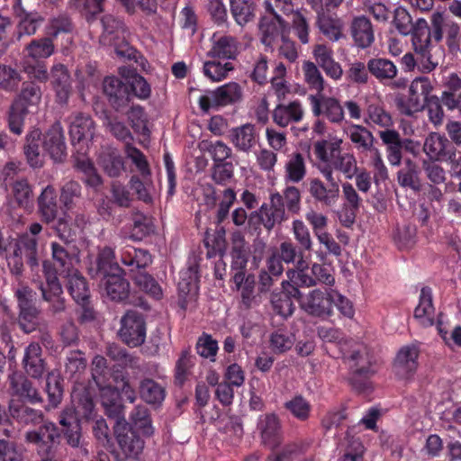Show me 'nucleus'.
Segmentation results:
<instances>
[{
  "mask_svg": "<svg viewBox=\"0 0 461 461\" xmlns=\"http://www.w3.org/2000/svg\"><path fill=\"white\" fill-rule=\"evenodd\" d=\"M19 309L18 325L25 333L41 330V310L35 304L34 293L28 286H21L15 291Z\"/></svg>",
  "mask_w": 461,
  "mask_h": 461,
  "instance_id": "1",
  "label": "nucleus"
},
{
  "mask_svg": "<svg viewBox=\"0 0 461 461\" xmlns=\"http://www.w3.org/2000/svg\"><path fill=\"white\" fill-rule=\"evenodd\" d=\"M24 440L36 446L42 456H56L59 446V428L53 421L44 420L37 429L24 434Z\"/></svg>",
  "mask_w": 461,
  "mask_h": 461,
  "instance_id": "2",
  "label": "nucleus"
},
{
  "mask_svg": "<svg viewBox=\"0 0 461 461\" xmlns=\"http://www.w3.org/2000/svg\"><path fill=\"white\" fill-rule=\"evenodd\" d=\"M432 86L427 78L420 77L414 79L409 88V96L406 99L403 95H397L395 104L402 114L411 116L420 112L424 107Z\"/></svg>",
  "mask_w": 461,
  "mask_h": 461,
  "instance_id": "3",
  "label": "nucleus"
},
{
  "mask_svg": "<svg viewBox=\"0 0 461 461\" xmlns=\"http://www.w3.org/2000/svg\"><path fill=\"white\" fill-rule=\"evenodd\" d=\"M120 339L131 348L144 344L146 339V321L144 316L134 310H128L121 319L118 331Z\"/></svg>",
  "mask_w": 461,
  "mask_h": 461,
  "instance_id": "4",
  "label": "nucleus"
},
{
  "mask_svg": "<svg viewBox=\"0 0 461 461\" xmlns=\"http://www.w3.org/2000/svg\"><path fill=\"white\" fill-rule=\"evenodd\" d=\"M95 125L90 115L77 113L70 122L69 135L77 152L86 154L95 136Z\"/></svg>",
  "mask_w": 461,
  "mask_h": 461,
  "instance_id": "5",
  "label": "nucleus"
},
{
  "mask_svg": "<svg viewBox=\"0 0 461 461\" xmlns=\"http://www.w3.org/2000/svg\"><path fill=\"white\" fill-rule=\"evenodd\" d=\"M58 421L60 425L59 441L63 437L68 446L72 448H81L83 447V433L81 419L78 418L73 408L67 407L63 409L59 416Z\"/></svg>",
  "mask_w": 461,
  "mask_h": 461,
  "instance_id": "6",
  "label": "nucleus"
},
{
  "mask_svg": "<svg viewBox=\"0 0 461 461\" xmlns=\"http://www.w3.org/2000/svg\"><path fill=\"white\" fill-rule=\"evenodd\" d=\"M103 91L109 104L118 113H123L130 106L132 94L128 82L116 77H106L103 81Z\"/></svg>",
  "mask_w": 461,
  "mask_h": 461,
  "instance_id": "7",
  "label": "nucleus"
},
{
  "mask_svg": "<svg viewBox=\"0 0 461 461\" xmlns=\"http://www.w3.org/2000/svg\"><path fill=\"white\" fill-rule=\"evenodd\" d=\"M241 88L239 84L231 82L218 87L211 93V96L203 95L199 99L201 109L207 113L211 107L225 106L240 100Z\"/></svg>",
  "mask_w": 461,
  "mask_h": 461,
  "instance_id": "8",
  "label": "nucleus"
},
{
  "mask_svg": "<svg viewBox=\"0 0 461 461\" xmlns=\"http://www.w3.org/2000/svg\"><path fill=\"white\" fill-rule=\"evenodd\" d=\"M264 6L265 14L260 18L258 29H287L288 23L277 14L276 8L285 15L290 16L294 10L292 0H275V6L270 1L266 0Z\"/></svg>",
  "mask_w": 461,
  "mask_h": 461,
  "instance_id": "9",
  "label": "nucleus"
},
{
  "mask_svg": "<svg viewBox=\"0 0 461 461\" xmlns=\"http://www.w3.org/2000/svg\"><path fill=\"white\" fill-rule=\"evenodd\" d=\"M113 434L117 444L127 457H137L141 454L144 441L127 421L114 424Z\"/></svg>",
  "mask_w": 461,
  "mask_h": 461,
  "instance_id": "10",
  "label": "nucleus"
},
{
  "mask_svg": "<svg viewBox=\"0 0 461 461\" xmlns=\"http://www.w3.org/2000/svg\"><path fill=\"white\" fill-rule=\"evenodd\" d=\"M301 308L315 317L330 316L332 313L331 290L315 289L301 300Z\"/></svg>",
  "mask_w": 461,
  "mask_h": 461,
  "instance_id": "11",
  "label": "nucleus"
},
{
  "mask_svg": "<svg viewBox=\"0 0 461 461\" xmlns=\"http://www.w3.org/2000/svg\"><path fill=\"white\" fill-rule=\"evenodd\" d=\"M8 412V417L23 426H38L45 419V414L41 409L30 406L22 399H11Z\"/></svg>",
  "mask_w": 461,
  "mask_h": 461,
  "instance_id": "12",
  "label": "nucleus"
},
{
  "mask_svg": "<svg viewBox=\"0 0 461 461\" xmlns=\"http://www.w3.org/2000/svg\"><path fill=\"white\" fill-rule=\"evenodd\" d=\"M412 44L415 52L420 55V70L423 73L432 71L438 64L429 52L431 31H412Z\"/></svg>",
  "mask_w": 461,
  "mask_h": 461,
  "instance_id": "13",
  "label": "nucleus"
},
{
  "mask_svg": "<svg viewBox=\"0 0 461 461\" xmlns=\"http://www.w3.org/2000/svg\"><path fill=\"white\" fill-rule=\"evenodd\" d=\"M423 150L432 160L445 161L453 159L455 156L452 141L437 132H432L426 138Z\"/></svg>",
  "mask_w": 461,
  "mask_h": 461,
  "instance_id": "14",
  "label": "nucleus"
},
{
  "mask_svg": "<svg viewBox=\"0 0 461 461\" xmlns=\"http://www.w3.org/2000/svg\"><path fill=\"white\" fill-rule=\"evenodd\" d=\"M100 399L104 414L109 419L113 420L115 424L126 422L122 397L116 388L112 386L102 388Z\"/></svg>",
  "mask_w": 461,
  "mask_h": 461,
  "instance_id": "15",
  "label": "nucleus"
},
{
  "mask_svg": "<svg viewBox=\"0 0 461 461\" xmlns=\"http://www.w3.org/2000/svg\"><path fill=\"white\" fill-rule=\"evenodd\" d=\"M42 146L55 162L65 161L68 157L67 145L59 122H55L46 132Z\"/></svg>",
  "mask_w": 461,
  "mask_h": 461,
  "instance_id": "16",
  "label": "nucleus"
},
{
  "mask_svg": "<svg viewBox=\"0 0 461 461\" xmlns=\"http://www.w3.org/2000/svg\"><path fill=\"white\" fill-rule=\"evenodd\" d=\"M37 213L41 221L50 224L59 213L58 194L52 185H47L37 198Z\"/></svg>",
  "mask_w": 461,
  "mask_h": 461,
  "instance_id": "17",
  "label": "nucleus"
},
{
  "mask_svg": "<svg viewBox=\"0 0 461 461\" xmlns=\"http://www.w3.org/2000/svg\"><path fill=\"white\" fill-rule=\"evenodd\" d=\"M23 367L25 374L32 378L40 379L42 377L46 370V362L39 343L32 342L25 348Z\"/></svg>",
  "mask_w": 461,
  "mask_h": 461,
  "instance_id": "18",
  "label": "nucleus"
},
{
  "mask_svg": "<svg viewBox=\"0 0 461 461\" xmlns=\"http://www.w3.org/2000/svg\"><path fill=\"white\" fill-rule=\"evenodd\" d=\"M123 276L124 274L110 275L100 280V286L111 301L125 303L130 297L131 285Z\"/></svg>",
  "mask_w": 461,
  "mask_h": 461,
  "instance_id": "19",
  "label": "nucleus"
},
{
  "mask_svg": "<svg viewBox=\"0 0 461 461\" xmlns=\"http://www.w3.org/2000/svg\"><path fill=\"white\" fill-rule=\"evenodd\" d=\"M9 249L22 258L24 256L32 269L39 266L38 240L35 237L24 233L18 239H12Z\"/></svg>",
  "mask_w": 461,
  "mask_h": 461,
  "instance_id": "20",
  "label": "nucleus"
},
{
  "mask_svg": "<svg viewBox=\"0 0 461 461\" xmlns=\"http://www.w3.org/2000/svg\"><path fill=\"white\" fill-rule=\"evenodd\" d=\"M418 356L419 349L415 345L402 347L399 350L393 363L396 375L400 377L406 378L409 375L415 372L418 366Z\"/></svg>",
  "mask_w": 461,
  "mask_h": 461,
  "instance_id": "21",
  "label": "nucleus"
},
{
  "mask_svg": "<svg viewBox=\"0 0 461 461\" xmlns=\"http://www.w3.org/2000/svg\"><path fill=\"white\" fill-rule=\"evenodd\" d=\"M12 394L26 399L30 403H42L43 399L33 383L23 375L9 376Z\"/></svg>",
  "mask_w": 461,
  "mask_h": 461,
  "instance_id": "22",
  "label": "nucleus"
},
{
  "mask_svg": "<svg viewBox=\"0 0 461 461\" xmlns=\"http://www.w3.org/2000/svg\"><path fill=\"white\" fill-rule=\"evenodd\" d=\"M105 355L122 368L140 370V358L131 354L125 348L117 343H107Z\"/></svg>",
  "mask_w": 461,
  "mask_h": 461,
  "instance_id": "23",
  "label": "nucleus"
},
{
  "mask_svg": "<svg viewBox=\"0 0 461 461\" xmlns=\"http://www.w3.org/2000/svg\"><path fill=\"white\" fill-rule=\"evenodd\" d=\"M104 45H113L118 57L126 59H135L137 50L130 45L124 36L119 35V31H104L100 37Z\"/></svg>",
  "mask_w": 461,
  "mask_h": 461,
  "instance_id": "24",
  "label": "nucleus"
},
{
  "mask_svg": "<svg viewBox=\"0 0 461 461\" xmlns=\"http://www.w3.org/2000/svg\"><path fill=\"white\" fill-rule=\"evenodd\" d=\"M317 64L324 70L327 76L339 80L343 75L340 65L332 59V51L323 44H318L313 50Z\"/></svg>",
  "mask_w": 461,
  "mask_h": 461,
  "instance_id": "25",
  "label": "nucleus"
},
{
  "mask_svg": "<svg viewBox=\"0 0 461 461\" xmlns=\"http://www.w3.org/2000/svg\"><path fill=\"white\" fill-rule=\"evenodd\" d=\"M51 77L58 102L66 104L71 92V79L67 68L62 64L55 65L51 69Z\"/></svg>",
  "mask_w": 461,
  "mask_h": 461,
  "instance_id": "26",
  "label": "nucleus"
},
{
  "mask_svg": "<svg viewBox=\"0 0 461 461\" xmlns=\"http://www.w3.org/2000/svg\"><path fill=\"white\" fill-rule=\"evenodd\" d=\"M231 143L239 149L249 152L256 145V128L251 123H246L233 128L230 134Z\"/></svg>",
  "mask_w": 461,
  "mask_h": 461,
  "instance_id": "27",
  "label": "nucleus"
},
{
  "mask_svg": "<svg viewBox=\"0 0 461 461\" xmlns=\"http://www.w3.org/2000/svg\"><path fill=\"white\" fill-rule=\"evenodd\" d=\"M115 274H124V270L115 261L113 250L105 247L97 255L95 275L104 279Z\"/></svg>",
  "mask_w": 461,
  "mask_h": 461,
  "instance_id": "28",
  "label": "nucleus"
},
{
  "mask_svg": "<svg viewBox=\"0 0 461 461\" xmlns=\"http://www.w3.org/2000/svg\"><path fill=\"white\" fill-rule=\"evenodd\" d=\"M266 230H272L276 225H280L287 221L288 215L283 202V195L276 192L270 194L269 212H266Z\"/></svg>",
  "mask_w": 461,
  "mask_h": 461,
  "instance_id": "29",
  "label": "nucleus"
},
{
  "mask_svg": "<svg viewBox=\"0 0 461 461\" xmlns=\"http://www.w3.org/2000/svg\"><path fill=\"white\" fill-rule=\"evenodd\" d=\"M97 164L111 177H117L124 169L122 158L113 149H104L98 156Z\"/></svg>",
  "mask_w": 461,
  "mask_h": 461,
  "instance_id": "30",
  "label": "nucleus"
},
{
  "mask_svg": "<svg viewBox=\"0 0 461 461\" xmlns=\"http://www.w3.org/2000/svg\"><path fill=\"white\" fill-rule=\"evenodd\" d=\"M61 276L68 279V292L76 302H84L89 299L90 294L86 280L77 269L74 268Z\"/></svg>",
  "mask_w": 461,
  "mask_h": 461,
  "instance_id": "31",
  "label": "nucleus"
},
{
  "mask_svg": "<svg viewBox=\"0 0 461 461\" xmlns=\"http://www.w3.org/2000/svg\"><path fill=\"white\" fill-rule=\"evenodd\" d=\"M231 267L236 270H244L249 260V249L243 234L237 230L231 234Z\"/></svg>",
  "mask_w": 461,
  "mask_h": 461,
  "instance_id": "32",
  "label": "nucleus"
},
{
  "mask_svg": "<svg viewBox=\"0 0 461 461\" xmlns=\"http://www.w3.org/2000/svg\"><path fill=\"white\" fill-rule=\"evenodd\" d=\"M230 11L236 23L244 26L252 21L256 15V4L254 0H230Z\"/></svg>",
  "mask_w": 461,
  "mask_h": 461,
  "instance_id": "33",
  "label": "nucleus"
},
{
  "mask_svg": "<svg viewBox=\"0 0 461 461\" xmlns=\"http://www.w3.org/2000/svg\"><path fill=\"white\" fill-rule=\"evenodd\" d=\"M131 273L134 284L140 290L158 300L162 297V289L151 275L145 270L134 271L133 268L131 269Z\"/></svg>",
  "mask_w": 461,
  "mask_h": 461,
  "instance_id": "34",
  "label": "nucleus"
},
{
  "mask_svg": "<svg viewBox=\"0 0 461 461\" xmlns=\"http://www.w3.org/2000/svg\"><path fill=\"white\" fill-rule=\"evenodd\" d=\"M379 136L389 152L388 159L393 166H398L402 160L401 137L397 131L386 129L379 131Z\"/></svg>",
  "mask_w": 461,
  "mask_h": 461,
  "instance_id": "35",
  "label": "nucleus"
},
{
  "mask_svg": "<svg viewBox=\"0 0 461 461\" xmlns=\"http://www.w3.org/2000/svg\"><path fill=\"white\" fill-rule=\"evenodd\" d=\"M41 98V91L39 86L32 82H24L20 94L14 100V104L26 108L36 107Z\"/></svg>",
  "mask_w": 461,
  "mask_h": 461,
  "instance_id": "36",
  "label": "nucleus"
},
{
  "mask_svg": "<svg viewBox=\"0 0 461 461\" xmlns=\"http://www.w3.org/2000/svg\"><path fill=\"white\" fill-rule=\"evenodd\" d=\"M239 53V43L230 36L221 37L213 43L208 55L212 58L234 59Z\"/></svg>",
  "mask_w": 461,
  "mask_h": 461,
  "instance_id": "37",
  "label": "nucleus"
},
{
  "mask_svg": "<svg viewBox=\"0 0 461 461\" xmlns=\"http://www.w3.org/2000/svg\"><path fill=\"white\" fill-rule=\"evenodd\" d=\"M13 8L19 19L18 29H37L41 26L43 17L37 12H27L22 5V0H14Z\"/></svg>",
  "mask_w": 461,
  "mask_h": 461,
  "instance_id": "38",
  "label": "nucleus"
},
{
  "mask_svg": "<svg viewBox=\"0 0 461 461\" xmlns=\"http://www.w3.org/2000/svg\"><path fill=\"white\" fill-rule=\"evenodd\" d=\"M419 167L411 159L405 161V167L398 172V183L402 187H409L415 192L421 189Z\"/></svg>",
  "mask_w": 461,
  "mask_h": 461,
  "instance_id": "39",
  "label": "nucleus"
},
{
  "mask_svg": "<svg viewBox=\"0 0 461 461\" xmlns=\"http://www.w3.org/2000/svg\"><path fill=\"white\" fill-rule=\"evenodd\" d=\"M279 429L278 418L275 414L267 415L262 426L261 435L263 443L271 449H275L280 445Z\"/></svg>",
  "mask_w": 461,
  "mask_h": 461,
  "instance_id": "40",
  "label": "nucleus"
},
{
  "mask_svg": "<svg viewBox=\"0 0 461 461\" xmlns=\"http://www.w3.org/2000/svg\"><path fill=\"white\" fill-rule=\"evenodd\" d=\"M41 136V132L37 129L31 131L26 137L24 154L32 167H40L42 165V160L40 158V146L42 144Z\"/></svg>",
  "mask_w": 461,
  "mask_h": 461,
  "instance_id": "41",
  "label": "nucleus"
},
{
  "mask_svg": "<svg viewBox=\"0 0 461 461\" xmlns=\"http://www.w3.org/2000/svg\"><path fill=\"white\" fill-rule=\"evenodd\" d=\"M12 194L14 201L20 207L29 208L32 204L33 191L26 178H19L11 185Z\"/></svg>",
  "mask_w": 461,
  "mask_h": 461,
  "instance_id": "42",
  "label": "nucleus"
},
{
  "mask_svg": "<svg viewBox=\"0 0 461 461\" xmlns=\"http://www.w3.org/2000/svg\"><path fill=\"white\" fill-rule=\"evenodd\" d=\"M349 138L361 152L375 149V138L372 132L362 125H353L349 130Z\"/></svg>",
  "mask_w": 461,
  "mask_h": 461,
  "instance_id": "43",
  "label": "nucleus"
},
{
  "mask_svg": "<svg viewBox=\"0 0 461 461\" xmlns=\"http://www.w3.org/2000/svg\"><path fill=\"white\" fill-rule=\"evenodd\" d=\"M46 392L48 394L49 405L57 408L63 399V379L59 374L49 373L46 379Z\"/></svg>",
  "mask_w": 461,
  "mask_h": 461,
  "instance_id": "44",
  "label": "nucleus"
},
{
  "mask_svg": "<svg viewBox=\"0 0 461 461\" xmlns=\"http://www.w3.org/2000/svg\"><path fill=\"white\" fill-rule=\"evenodd\" d=\"M139 391L141 399L149 404H159L165 397L164 388L149 378L140 382Z\"/></svg>",
  "mask_w": 461,
  "mask_h": 461,
  "instance_id": "45",
  "label": "nucleus"
},
{
  "mask_svg": "<svg viewBox=\"0 0 461 461\" xmlns=\"http://www.w3.org/2000/svg\"><path fill=\"white\" fill-rule=\"evenodd\" d=\"M369 72L379 80L393 79L397 74L395 65L384 59H372L367 63Z\"/></svg>",
  "mask_w": 461,
  "mask_h": 461,
  "instance_id": "46",
  "label": "nucleus"
},
{
  "mask_svg": "<svg viewBox=\"0 0 461 461\" xmlns=\"http://www.w3.org/2000/svg\"><path fill=\"white\" fill-rule=\"evenodd\" d=\"M309 192L315 200L328 206H330L339 197V193L334 190V186L332 188L326 187L318 178L310 181Z\"/></svg>",
  "mask_w": 461,
  "mask_h": 461,
  "instance_id": "47",
  "label": "nucleus"
},
{
  "mask_svg": "<svg viewBox=\"0 0 461 461\" xmlns=\"http://www.w3.org/2000/svg\"><path fill=\"white\" fill-rule=\"evenodd\" d=\"M42 298L50 303V310L54 313H60L66 310V300L63 296L62 287L54 285L52 288H43V284L41 285Z\"/></svg>",
  "mask_w": 461,
  "mask_h": 461,
  "instance_id": "48",
  "label": "nucleus"
},
{
  "mask_svg": "<svg viewBox=\"0 0 461 461\" xmlns=\"http://www.w3.org/2000/svg\"><path fill=\"white\" fill-rule=\"evenodd\" d=\"M49 225H50L51 229L66 245H68L74 240L75 232L71 228V218L66 212H62L57 216L56 220Z\"/></svg>",
  "mask_w": 461,
  "mask_h": 461,
  "instance_id": "49",
  "label": "nucleus"
},
{
  "mask_svg": "<svg viewBox=\"0 0 461 461\" xmlns=\"http://www.w3.org/2000/svg\"><path fill=\"white\" fill-rule=\"evenodd\" d=\"M154 231L152 221L140 212L132 213V229L131 237L136 240H141L144 237Z\"/></svg>",
  "mask_w": 461,
  "mask_h": 461,
  "instance_id": "50",
  "label": "nucleus"
},
{
  "mask_svg": "<svg viewBox=\"0 0 461 461\" xmlns=\"http://www.w3.org/2000/svg\"><path fill=\"white\" fill-rule=\"evenodd\" d=\"M285 179L290 182L298 183L303 179L306 174L304 158L299 152L294 153L285 166Z\"/></svg>",
  "mask_w": 461,
  "mask_h": 461,
  "instance_id": "51",
  "label": "nucleus"
},
{
  "mask_svg": "<svg viewBox=\"0 0 461 461\" xmlns=\"http://www.w3.org/2000/svg\"><path fill=\"white\" fill-rule=\"evenodd\" d=\"M131 419L136 428L144 436H151L153 428L149 410L144 405H138L131 413Z\"/></svg>",
  "mask_w": 461,
  "mask_h": 461,
  "instance_id": "52",
  "label": "nucleus"
},
{
  "mask_svg": "<svg viewBox=\"0 0 461 461\" xmlns=\"http://www.w3.org/2000/svg\"><path fill=\"white\" fill-rule=\"evenodd\" d=\"M341 140L333 142H330L324 140L317 141L314 144L315 154L321 161L327 162L330 159L332 160L337 158V156L341 154Z\"/></svg>",
  "mask_w": 461,
  "mask_h": 461,
  "instance_id": "53",
  "label": "nucleus"
},
{
  "mask_svg": "<svg viewBox=\"0 0 461 461\" xmlns=\"http://www.w3.org/2000/svg\"><path fill=\"white\" fill-rule=\"evenodd\" d=\"M123 113L127 114L128 121L136 132L141 133L142 135L149 134V130L144 119V110L141 106H129Z\"/></svg>",
  "mask_w": 461,
  "mask_h": 461,
  "instance_id": "54",
  "label": "nucleus"
},
{
  "mask_svg": "<svg viewBox=\"0 0 461 461\" xmlns=\"http://www.w3.org/2000/svg\"><path fill=\"white\" fill-rule=\"evenodd\" d=\"M105 123L116 139L126 143V148L131 145V141L133 139L131 133L123 122L118 121L116 116L106 114Z\"/></svg>",
  "mask_w": 461,
  "mask_h": 461,
  "instance_id": "55",
  "label": "nucleus"
},
{
  "mask_svg": "<svg viewBox=\"0 0 461 461\" xmlns=\"http://www.w3.org/2000/svg\"><path fill=\"white\" fill-rule=\"evenodd\" d=\"M270 302L276 313L284 318L291 316L294 311V303L292 300H290L289 295L284 294L281 292H273L271 294Z\"/></svg>",
  "mask_w": 461,
  "mask_h": 461,
  "instance_id": "56",
  "label": "nucleus"
},
{
  "mask_svg": "<svg viewBox=\"0 0 461 461\" xmlns=\"http://www.w3.org/2000/svg\"><path fill=\"white\" fill-rule=\"evenodd\" d=\"M51 249L53 259L57 264H59L58 267L60 268L59 270V276H63L64 274L72 271V269H74L72 258L67 249L57 242H53L51 244Z\"/></svg>",
  "mask_w": 461,
  "mask_h": 461,
  "instance_id": "57",
  "label": "nucleus"
},
{
  "mask_svg": "<svg viewBox=\"0 0 461 461\" xmlns=\"http://www.w3.org/2000/svg\"><path fill=\"white\" fill-rule=\"evenodd\" d=\"M22 81L20 73L10 66L0 64V88L14 91Z\"/></svg>",
  "mask_w": 461,
  "mask_h": 461,
  "instance_id": "58",
  "label": "nucleus"
},
{
  "mask_svg": "<svg viewBox=\"0 0 461 461\" xmlns=\"http://www.w3.org/2000/svg\"><path fill=\"white\" fill-rule=\"evenodd\" d=\"M30 56L34 59H44L50 57L53 50L54 46L50 38H42L40 40L32 41L28 45Z\"/></svg>",
  "mask_w": 461,
  "mask_h": 461,
  "instance_id": "59",
  "label": "nucleus"
},
{
  "mask_svg": "<svg viewBox=\"0 0 461 461\" xmlns=\"http://www.w3.org/2000/svg\"><path fill=\"white\" fill-rule=\"evenodd\" d=\"M29 113V110L22 108L14 103L10 106L8 115V125L12 132L21 134L24 123V117Z\"/></svg>",
  "mask_w": 461,
  "mask_h": 461,
  "instance_id": "60",
  "label": "nucleus"
},
{
  "mask_svg": "<svg viewBox=\"0 0 461 461\" xmlns=\"http://www.w3.org/2000/svg\"><path fill=\"white\" fill-rule=\"evenodd\" d=\"M335 169L343 172L347 177L351 178L357 172V161L349 153L340 154L331 160Z\"/></svg>",
  "mask_w": 461,
  "mask_h": 461,
  "instance_id": "61",
  "label": "nucleus"
},
{
  "mask_svg": "<svg viewBox=\"0 0 461 461\" xmlns=\"http://www.w3.org/2000/svg\"><path fill=\"white\" fill-rule=\"evenodd\" d=\"M285 407L301 420H305L309 417L310 404L302 395H297L286 402Z\"/></svg>",
  "mask_w": 461,
  "mask_h": 461,
  "instance_id": "62",
  "label": "nucleus"
},
{
  "mask_svg": "<svg viewBox=\"0 0 461 461\" xmlns=\"http://www.w3.org/2000/svg\"><path fill=\"white\" fill-rule=\"evenodd\" d=\"M76 413H79L85 420H90L92 418L95 403L92 396L86 391L77 394V406L73 409Z\"/></svg>",
  "mask_w": 461,
  "mask_h": 461,
  "instance_id": "63",
  "label": "nucleus"
},
{
  "mask_svg": "<svg viewBox=\"0 0 461 461\" xmlns=\"http://www.w3.org/2000/svg\"><path fill=\"white\" fill-rule=\"evenodd\" d=\"M130 92L133 96L146 99L150 95V86L143 77L139 74H133L128 80Z\"/></svg>",
  "mask_w": 461,
  "mask_h": 461,
  "instance_id": "64",
  "label": "nucleus"
}]
</instances>
